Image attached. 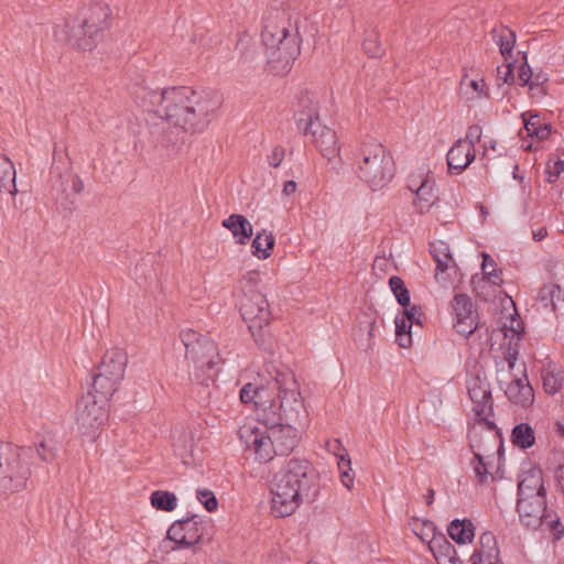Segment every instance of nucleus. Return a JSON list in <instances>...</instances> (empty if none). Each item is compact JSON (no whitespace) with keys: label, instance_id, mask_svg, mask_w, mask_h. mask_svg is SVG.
<instances>
[{"label":"nucleus","instance_id":"f257e3e1","mask_svg":"<svg viewBox=\"0 0 564 564\" xmlns=\"http://www.w3.org/2000/svg\"><path fill=\"white\" fill-rule=\"evenodd\" d=\"M223 99L215 91L174 86L171 87L161 118L182 129V132L202 133L217 117Z\"/></svg>","mask_w":564,"mask_h":564},{"label":"nucleus","instance_id":"f03ea898","mask_svg":"<svg viewBox=\"0 0 564 564\" xmlns=\"http://www.w3.org/2000/svg\"><path fill=\"white\" fill-rule=\"evenodd\" d=\"M317 473L306 459L292 458L274 477L271 507L276 517L293 514L304 501H313L318 491Z\"/></svg>","mask_w":564,"mask_h":564},{"label":"nucleus","instance_id":"7ed1b4c3","mask_svg":"<svg viewBox=\"0 0 564 564\" xmlns=\"http://www.w3.org/2000/svg\"><path fill=\"white\" fill-rule=\"evenodd\" d=\"M272 389L265 408H260L258 421L262 424L281 425V422L303 424L307 411L290 369H274Z\"/></svg>","mask_w":564,"mask_h":564},{"label":"nucleus","instance_id":"20e7f679","mask_svg":"<svg viewBox=\"0 0 564 564\" xmlns=\"http://www.w3.org/2000/svg\"><path fill=\"white\" fill-rule=\"evenodd\" d=\"M111 11L107 3L96 0L84 6L78 15L66 20L64 26L56 35L80 51H93L104 39L105 31L109 26Z\"/></svg>","mask_w":564,"mask_h":564},{"label":"nucleus","instance_id":"39448f33","mask_svg":"<svg viewBox=\"0 0 564 564\" xmlns=\"http://www.w3.org/2000/svg\"><path fill=\"white\" fill-rule=\"evenodd\" d=\"M301 23L296 20L292 32L284 23L279 24L271 17L265 20L261 37L268 68L272 74L279 76L286 74L300 55Z\"/></svg>","mask_w":564,"mask_h":564},{"label":"nucleus","instance_id":"423d86ee","mask_svg":"<svg viewBox=\"0 0 564 564\" xmlns=\"http://www.w3.org/2000/svg\"><path fill=\"white\" fill-rule=\"evenodd\" d=\"M32 452V447L0 443V492L9 495L25 489L31 475L28 458Z\"/></svg>","mask_w":564,"mask_h":564},{"label":"nucleus","instance_id":"0eeeda50","mask_svg":"<svg viewBox=\"0 0 564 564\" xmlns=\"http://www.w3.org/2000/svg\"><path fill=\"white\" fill-rule=\"evenodd\" d=\"M239 313L258 346L264 350L270 349L268 327L272 313L265 295L253 289L245 290L239 299Z\"/></svg>","mask_w":564,"mask_h":564},{"label":"nucleus","instance_id":"6e6552de","mask_svg":"<svg viewBox=\"0 0 564 564\" xmlns=\"http://www.w3.org/2000/svg\"><path fill=\"white\" fill-rule=\"evenodd\" d=\"M360 156L358 177L373 191L384 187L393 178V159L381 143H365Z\"/></svg>","mask_w":564,"mask_h":564},{"label":"nucleus","instance_id":"1a4fd4ad","mask_svg":"<svg viewBox=\"0 0 564 564\" xmlns=\"http://www.w3.org/2000/svg\"><path fill=\"white\" fill-rule=\"evenodd\" d=\"M128 356L123 349L106 351L96 371L93 373V390L101 395V402L108 401L117 391L124 376Z\"/></svg>","mask_w":564,"mask_h":564},{"label":"nucleus","instance_id":"9d476101","mask_svg":"<svg viewBox=\"0 0 564 564\" xmlns=\"http://www.w3.org/2000/svg\"><path fill=\"white\" fill-rule=\"evenodd\" d=\"M517 511L521 523L530 530L545 525L558 541L564 535V527L560 518L547 510L546 497L518 498Z\"/></svg>","mask_w":564,"mask_h":564},{"label":"nucleus","instance_id":"9b49d317","mask_svg":"<svg viewBox=\"0 0 564 564\" xmlns=\"http://www.w3.org/2000/svg\"><path fill=\"white\" fill-rule=\"evenodd\" d=\"M197 516L175 521L167 530V538L175 542L177 547H192L210 544L213 540L212 525L197 520Z\"/></svg>","mask_w":564,"mask_h":564},{"label":"nucleus","instance_id":"f8f14e48","mask_svg":"<svg viewBox=\"0 0 564 564\" xmlns=\"http://www.w3.org/2000/svg\"><path fill=\"white\" fill-rule=\"evenodd\" d=\"M196 354H186L187 360L194 365L193 377L197 383L208 386L209 381H214V378L219 371V364L224 362L220 358L217 344L212 339H202L200 345L197 346Z\"/></svg>","mask_w":564,"mask_h":564},{"label":"nucleus","instance_id":"ddd939ff","mask_svg":"<svg viewBox=\"0 0 564 564\" xmlns=\"http://www.w3.org/2000/svg\"><path fill=\"white\" fill-rule=\"evenodd\" d=\"M107 402H101V395L96 392H88L77 401L76 422L82 434L90 435L104 424Z\"/></svg>","mask_w":564,"mask_h":564},{"label":"nucleus","instance_id":"4468645a","mask_svg":"<svg viewBox=\"0 0 564 564\" xmlns=\"http://www.w3.org/2000/svg\"><path fill=\"white\" fill-rule=\"evenodd\" d=\"M294 119L304 135L317 133L315 128H321V122L319 104L315 93L305 89L299 94L294 106Z\"/></svg>","mask_w":564,"mask_h":564},{"label":"nucleus","instance_id":"2eb2a0df","mask_svg":"<svg viewBox=\"0 0 564 564\" xmlns=\"http://www.w3.org/2000/svg\"><path fill=\"white\" fill-rule=\"evenodd\" d=\"M63 160V152L54 149L53 164L51 167L52 188L56 192V202L63 205L62 198L68 199L67 188L70 184L72 192L74 195L82 193L84 189V183L78 175H74L69 172L68 163L62 162L63 167L59 166L58 162Z\"/></svg>","mask_w":564,"mask_h":564},{"label":"nucleus","instance_id":"dca6fc26","mask_svg":"<svg viewBox=\"0 0 564 564\" xmlns=\"http://www.w3.org/2000/svg\"><path fill=\"white\" fill-rule=\"evenodd\" d=\"M272 440L275 453L279 456L290 455L299 445V427L303 424L281 422V425L263 424Z\"/></svg>","mask_w":564,"mask_h":564},{"label":"nucleus","instance_id":"f3484780","mask_svg":"<svg viewBox=\"0 0 564 564\" xmlns=\"http://www.w3.org/2000/svg\"><path fill=\"white\" fill-rule=\"evenodd\" d=\"M170 91L171 87L164 89L152 88L148 83L143 80L141 84L137 85L132 91V95L140 104V106L143 107L147 111H152L161 117L163 110L165 109L166 99L170 95Z\"/></svg>","mask_w":564,"mask_h":564},{"label":"nucleus","instance_id":"a211bd4d","mask_svg":"<svg viewBox=\"0 0 564 564\" xmlns=\"http://www.w3.org/2000/svg\"><path fill=\"white\" fill-rule=\"evenodd\" d=\"M467 389L468 395L474 403L476 415L494 413L491 389L487 380L481 379L479 376L473 377L468 381Z\"/></svg>","mask_w":564,"mask_h":564},{"label":"nucleus","instance_id":"6ab92c4d","mask_svg":"<svg viewBox=\"0 0 564 564\" xmlns=\"http://www.w3.org/2000/svg\"><path fill=\"white\" fill-rule=\"evenodd\" d=\"M546 497L543 481V471L540 467H532L520 475L518 482V498Z\"/></svg>","mask_w":564,"mask_h":564},{"label":"nucleus","instance_id":"aec40b11","mask_svg":"<svg viewBox=\"0 0 564 564\" xmlns=\"http://www.w3.org/2000/svg\"><path fill=\"white\" fill-rule=\"evenodd\" d=\"M476 158V149L459 139L447 152L446 161L449 173L459 174L468 167Z\"/></svg>","mask_w":564,"mask_h":564},{"label":"nucleus","instance_id":"412c9836","mask_svg":"<svg viewBox=\"0 0 564 564\" xmlns=\"http://www.w3.org/2000/svg\"><path fill=\"white\" fill-rule=\"evenodd\" d=\"M429 549L438 564H462L455 546L444 534H434L429 542Z\"/></svg>","mask_w":564,"mask_h":564},{"label":"nucleus","instance_id":"4be33fe9","mask_svg":"<svg viewBox=\"0 0 564 564\" xmlns=\"http://www.w3.org/2000/svg\"><path fill=\"white\" fill-rule=\"evenodd\" d=\"M317 133L312 135L316 147L319 149L321 154L329 162L336 160L339 155V145L336 132L325 126L316 128Z\"/></svg>","mask_w":564,"mask_h":564},{"label":"nucleus","instance_id":"5701e85b","mask_svg":"<svg viewBox=\"0 0 564 564\" xmlns=\"http://www.w3.org/2000/svg\"><path fill=\"white\" fill-rule=\"evenodd\" d=\"M506 395L512 403L522 408H529L534 401V390L530 386L527 376L523 379H514L508 386Z\"/></svg>","mask_w":564,"mask_h":564},{"label":"nucleus","instance_id":"b1692460","mask_svg":"<svg viewBox=\"0 0 564 564\" xmlns=\"http://www.w3.org/2000/svg\"><path fill=\"white\" fill-rule=\"evenodd\" d=\"M272 389V380L267 386H254L253 383L245 384L239 393L242 403L253 402L259 414L260 408H265Z\"/></svg>","mask_w":564,"mask_h":564},{"label":"nucleus","instance_id":"393cba45","mask_svg":"<svg viewBox=\"0 0 564 564\" xmlns=\"http://www.w3.org/2000/svg\"><path fill=\"white\" fill-rule=\"evenodd\" d=\"M223 226L231 231L237 242L240 245H246L253 234L251 224L240 214H232L224 219Z\"/></svg>","mask_w":564,"mask_h":564},{"label":"nucleus","instance_id":"a878e982","mask_svg":"<svg viewBox=\"0 0 564 564\" xmlns=\"http://www.w3.org/2000/svg\"><path fill=\"white\" fill-rule=\"evenodd\" d=\"M413 192L415 194L414 207L421 214L429 212L437 199L434 194V183L427 178L422 180L420 186Z\"/></svg>","mask_w":564,"mask_h":564},{"label":"nucleus","instance_id":"bb28decb","mask_svg":"<svg viewBox=\"0 0 564 564\" xmlns=\"http://www.w3.org/2000/svg\"><path fill=\"white\" fill-rule=\"evenodd\" d=\"M448 535L458 544L471 542L475 536V527L471 520L465 518L463 520L455 519L447 527Z\"/></svg>","mask_w":564,"mask_h":564},{"label":"nucleus","instance_id":"cd10ccee","mask_svg":"<svg viewBox=\"0 0 564 564\" xmlns=\"http://www.w3.org/2000/svg\"><path fill=\"white\" fill-rule=\"evenodd\" d=\"M17 172L13 163L7 158L0 155V192L4 191L10 195H15L17 189Z\"/></svg>","mask_w":564,"mask_h":564},{"label":"nucleus","instance_id":"c85d7f7f","mask_svg":"<svg viewBox=\"0 0 564 564\" xmlns=\"http://www.w3.org/2000/svg\"><path fill=\"white\" fill-rule=\"evenodd\" d=\"M511 442L520 449L531 448L535 444V432L529 423H519L511 431Z\"/></svg>","mask_w":564,"mask_h":564},{"label":"nucleus","instance_id":"c756f323","mask_svg":"<svg viewBox=\"0 0 564 564\" xmlns=\"http://www.w3.org/2000/svg\"><path fill=\"white\" fill-rule=\"evenodd\" d=\"M543 387L546 393L555 394L563 387V372L553 362H549L542 369Z\"/></svg>","mask_w":564,"mask_h":564},{"label":"nucleus","instance_id":"7c9ffc66","mask_svg":"<svg viewBox=\"0 0 564 564\" xmlns=\"http://www.w3.org/2000/svg\"><path fill=\"white\" fill-rule=\"evenodd\" d=\"M275 239L272 232L267 234L265 230L258 232L252 240V254L259 259H268L272 254Z\"/></svg>","mask_w":564,"mask_h":564},{"label":"nucleus","instance_id":"2f4dec72","mask_svg":"<svg viewBox=\"0 0 564 564\" xmlns=\"http://www.w3.org/2000/svg\"><path fill=\"white\" fill-rule=\"evenodd\" d=\"M61 447L55 436L51 433L46 434L43 440L35 446L37 456L46 463L56 460Z\"/></svg>","mask_w":564,"mask_h":564},{"label":"nucleus","instance_id":"473e14b6","mask_svg":"<svg viewBox=\"0 0 564 564\" xmlns=\"http://www.w3.org/2000/svg\"><path fill=\"white\" fill-rule=\"evenodd\" d=\"M492 39L499 45L500 54L508 61L512 57V50L516 43V33L509 29L492 30Z\"/></svg>","mask_w":564,"mask_h":564},{"label":"nucleus","instance_id":"72a5a7b5","mask_svg":"<svg viewBox=\"0 0 564 564\" xmlns=\"http://www.w3.org/2000/svg\"><path fill=\"white\" fill-rule=\"evenodd\" d=\"M375 319L367 318L365 321H360L357 329L354 333L355 340L357 341L359 348L367 351L373 346V327Z\"/></svg>","mask_w":564,"mask_h":564},{"label":"nucleus","instance_id":"f704fd0d","mask_svg":"<svg viewBox=\"0 0 564 564\" xmlns=\"http://www.w3.org/2000/svg\"><path fill=\"white\" fill-rule=\"evenodd\" d=\"M431 254L436 262V276L448 269V262L453 260L449 246L444 241H436L431 245Z\"/></svg>","mask_w":564,"mask_h":564},{"label":"nucleus","instance_id":"c9c22d12","mask_svg":"<svg viewBox=\"0 0 564 564\" xmlns=\"http://www.w3.org/2000/svg\"><path fill=\"white\" fill-rule=\"evenodd\" d=\"M525 115L523 113L522 117L528 135L539 141L546 139L551 133V124L542 123L539 115H531L529 119H525Z\"/></svg>","mask_w":564,"mask_h":564},{"label":"nucleus","instance_id":"e433bc0d","mask_svg":"<svg viewBox=\"0 0 564 564\" xmlns=\"http://www.w3.org/2000/svg\"><path fill=\"white\" fill-rule=\"evenodd\" d=\"M151 505L154 509L161 511H173L177 506V498L173 492L166 490H155L150 497Z\"/></svg>","mask_w":564,"mask_h":564},{"label":"nucleus","instance_id":"4c0bfd02","mask_svg":"<svg viewBox=\"0 0 564 564\" xmlns=\"http://www.w3.org/2000/svg\"><path fill=\"white\" fill-rule=\"evenodd\" d=\"M180 131L175 132L170 126H155L151 131V134L156 144L169 148L176 145L180 142Z\"/></svg>","mask_w":564,"mask_h":564},{"label":"nucleus","instance_id":"58836bf2","mask_svg":"<svg viewBox=\"0 0 564 564\" xmlns=\"http://www.w3.org/2000/svg\"><path fill=\"white\" fill-rule=\"evenodd\" d=\"M453 310L455 312L456 318L470 319L473 317H478L477 314H474V305L471 299L464 293L456 294L454 296Z\"/></svg>","mask_w":564,"mask_h":564},{"label":"nucleus","instance_id":"ea45409f","mask_svg":"<svg viewBox=\"0 0 564 564\" xmlns=\"http://www.w3.org/2000/svg\"><path fill=\"white\" fill-rule=\"evenodd\" d=\"M263 432L257 426L243 425L238 430V436L247 448L254 449L256 446L261 445Z\"/></svg>","mask_w":564,"mask_h":564},{"label":"nucleus","instance_id":"a19ab883","mask_svg":"<svg viewBox=\"0 0 564 564\" xmlns=\"http://www.w3.org/2000/svg\"><path fill=\"white\" fill-rule=\"evenodd\" d=\"M562 295V289L560 284L550 283L544 284L539 292V300L544 304L545 307L552 306V311H556V304L560 302Z\"/></svg>","mask_w":564,"mask_h":564},{"label":"nucleus","instance_id":"79ce46f5","mask_svg":"<svg viewBox=\"0 0 564 564\" xmlns=\"http://www.w3.org/2000/svg\"><path fill=\"white\" fill-rule=\"evenodd\" d=\"M362 48L369 57L376 58L383 55L384 50L380 43L379 34L376 30L366 31Z\"/></svg>","mask_w":564,"mask_h":564},{"label":"nucleus","instance_id":"37998d69","mask_svg":"<svg viewBox=\"0 0 564 564\" xmlns=\"http://www.w3.org/2000/svg\"><path fill=\"white\" fill-rule=\"evenodd\" d=\"M389 286H390L393 295L395 296L397 302L402 307L410 306V301H411L410 292H409L408 288L405 286L404 281L400 276L392 275L389 279Z\"/></svg>","mask_w":564,"mask_h":564},{"label":"nucleus","instance_id":"c03bdc74","mask_svg":"<svg viewBox=\"0 0 564 564\" xmlns=\"http://www.w3.org/2000/svg\"><path fill=\"white\" fill-rule=\"evenodd\" d=\"M480 549L476 551H482V557L485 556L487 560L491 557H498L499 550L497 547V540L494 533L486 531L479 538Z\"/></svg>","mask_w":564,"mask_h":564},{"label":"nucleus","instance_id":"a18cd8bd","mask_svg":"<svg viewBox=\"0 0 564 564\" xmlns=\"http://www.w3.org/2000/svg\"><path fill=\"white\" fill-rule=\"evenodd\" d=\"M256 458L261 463H267L276 455L275 448L268 431L263 432V437L260 446H256L253 449Z\"/></svg>","mask_w":564,"mask_h":564},{"label":"nucleus","instance_id":"49530a36","mask_svg":"<svg viewBox=\"0 0 564 564\" xmlns=\"http://www.w3.org/2000/svg\"><path fill=\"white\" fill-rule=\"evenodd\" d=\"M180 337L183 345L185 346V355L196 354L197 349L195 348L200 345L202 339L209 338L208 336L202 335L194 329L182 330Z\"/></svg>","mask_w":564,"mask_h":564},{"label":"nucleus","instance_id":"de8ad7c7","mask_svg":"<svg viewBox=\"0 0 564 564\" xmlns=\"http://www.w3.org/2000/svg\"><path fill=\"white\" fill-rule=\"evenodd\" d=\"M469 441V448L475 455V452L481 454V452H486L485 441L490 442L492 445L496 444V438L491 435H484L481 432H476L470 430L467 434Z\"/></svg>","mask_w":564,"mask_h":564},{"label":"nucleus","instance_id":"09e8293b","mask_svg":"<svg viewBox=\"0 0 564 564\" xmlns=\"http://www.w3.org/2000/svg\"><path fill=\"white\" fill-rule=\"evenodd\" d=\"M338 457V469L340 471V479L345 487L350 488L354 484V476L351 473V460L347 453L337 454Z\"/></svg>","mask_w":564,"mask_h":564},{"label":"nucleus","instance_id":"8fccbe9b","mask_svg":"<svg viewBox=\"0 0 564 564\" xmlns=\"http://www.w3.org/2000/svg\"><path fill=\"white\" fill-rule=\"evenodd\" d=\"M471 464L474 466L475 475L480 484H485L489 476L491 477L492 480L495 479L492 474L489 473L488 466L485 463L484 456L480 453L475 452V456Z\"/></svg>","mask_w":564,"mask_h":564},{"label":"nucleus","instance_id":"3c124183","mask_svg":"<svg viewBox=\"0 0 564 564\" xmlns=\"http://www.w3.org/2000/svg\"><path fill=\"white\" fill-rule=\"evenodd\" d=\"M196 498L208 512H214L218 509L217 497L212 490L206 488L197 489Z\"/></svg>","mask_w":564,"mask_h":564},{"label":"nucleus","instance_id":"603ef678","mask_svg":"<svg viewBox=\"0 0 564 564\" xmlns=\"http://www.w3.org/2000/svg\"><path fill=\"white\" fill-rule=\"evenodd\" d=\"M478 327L477 317L470 319L456 318L455 328L457 333L466 338L474 334Z\"/></svg>","mask_w":564,"mask_h":564},{"label":"nucleus","instance_id":"864d4df0","mask_svg":"<svg viewBox=\"0 0 564 564\" xmlns=\"http://www.w3.org/2000/svg\"><path fill=\"white\" fill-rule=\"evenodd\" d=\"M522 58H523V61L519 67L518 78L520 82L519 85L524 87V86H528L530 80L532 79L533 72H532L530 64L528 63V53L527 52L523 53Z\"/></svg>","mask_w":564,"mask_h":564},{"label":"nucleus","instance_id":"5fc2aeb1","mask_svg":"<svg viewBox=\"0 0 564 564\" xmlns=\"http://www.w3.org/2000/svg\"><path fill=\"white\" fill-rule=\"evenodd\" d=\"M496 262L495 260L488 254H482V262H481V270L485 276L491 279H499L502 270L495 269Z\"/></svg>","mask_w":564,"mask_h":564},{"label":"nucleus","instance_id":"6e6d98bb","mask_svg":"<svg viewBox=\"0 0 564 564\" xmlns=\"http://www.w3.org/2000/svg\"><path fill=\"white\" fill-rule=\"evenodd\" d=\"M547 79H549L547 75L542 72L533 74V77L530 80L528 87L530 90L536 91L533 95H538L540 97L545 96L546 91H545L543 85L547 82Z\"/></svg>","mask_w":564,"mask_h":564},{"label":"nucleus","instance_id":"4d7b16f0","mask_svg":"<svg viewBox=\"0 0 564 564\" xmlns=\"http://www.w3.org/2000/svg\"><path fill=\"white\" fill-rule=\"evenodd\" d=\"M422 307L420 305L413 304L410 306L404 307L402 317L406 319V322L416 325H422Z\"/></svg>","mask_w":564,"mask_h":564},{"label":"nucleus","instance_id":"13d9d810","mask_svg":"<svg viewBox=\"0 0 564 564\" xmlns=\"http://www.w3.org/2000/svg\"><path fill=\"white\" fill-rule=\"evenodd\" d=\"M481 127L479 124H471L468 127L466 132V138L464 141L467 143V145H471L475 148V145L480 141L481 139Z\"/></svg>","mask_w":564,"mask_h":564},{"label":"nucleus","instance_id":"bf43d9fd","mask_svg":"<svg viewBox=\"0 0 564 564\" xmlns=\"http://www.w3.org/2000/svg\"><path fill=\"white\" fill-rule=\"evenodd\" d=\"M513 70H514V63L513 62H508L505 65V70L503 72L500 68H498L497 79L501 80L503 84H511V83H513V80H514Z\"/></svg>","mask_w":564,"mask_h":564},{"label":"nucleus","instance_id":"052dcab7","mask_svg":"<svg viewBox=\"0 0 564 564\" xmlns=\"http://www.w3.org/2000/svg\"><path fill=\"white\" fill-rule=\"evenodd\" d=\"M285 151L284 148L281 145H276L272 153L269 155V164L272 167H278L281 165V162L284 158Z\"/></svg>","mask_w":564,"mask_h":564},{"label":"nucleus","instance_id":"680f3d73","mask_svg":"<svg viewBox=\"0 0 564 564\" xmlns=\"http://www.w3.org/2000/svg\"><path fill=\"white\" fill-rule=\"evenodd\" d=\"M395 335L411 333L412 324L406 322L403 317H395Z\"/></svg>","mask_w":564,"mask_h":564},{"label":"nucleus","instance_id":"e2e57ef3","mask_svg":"<svg viewBox=\"0 0 564 564\" xmlns=\"http://www.w3.org/2000/svg\"><path fill=\"white\" fill-rule=\"evenodd\" d=\"M546 178L545 181L547 183H555L561 174L558 170H554L553 165H551V161L547 162L546 169H545Z\"/></svg>","mask_w":564,"mask_h":564},{"label":"nucleus","instance_id":"0e129e2a","mask_svg":"<svg viewBox=\"0 0 564 564\" xmlns=\"http://www.w3.org/2000/svg\"><path fill=\"white\" fill-rule=\"evenodd\" d=\"M400 347L408 348L412 345V333L395 335Z\"/></svg>","mask_w":564,"mask_h":564},{"label":"nucleus","instance_id":"69168bd1","mask_svg":"<svg viewBox=\"0 0 564 564\" xmlns=\"http://www.w3.org/2000/svg\"><path fill=\"white\" fill-rule=\"evenodd\" d=\"M518 357V350L512 347H508L505 354V358L508 361L509 368L512 369L514 367L516 360Z\"/></svg>","mask_w":564,"mask_h":564},{"label":"nucleus","instance_id":"338daca9","mask_svg":"<svg viewBox=\"0 0 564 564\" xmlns=\"http://www.w3.org/2000/svg\"><path fill=\"white\" fill-rule=\"evenodd\" d=\"M555 477L558 481V485L562 487V490L564 492V463L560 464L555 471Z\"/></svg>","mask_w":564,"mask_h":564},{"label":"nucleus","instance_id":"774afa93","mask_svg":"<svg viewBox=\"0 0 564 564\" xmlns=\"http://www.w3.org/2000/svg\"><path fill=\"white\" fill-rule=\"evenodd\" d=\"M259 276H260V273L259 271H256V270H252V271H249L246 275H245V279L248 281V283L251 285L256 284L259 280Z\"/></svg>","mask_w":564,"mask_h":564}]
</instances>
